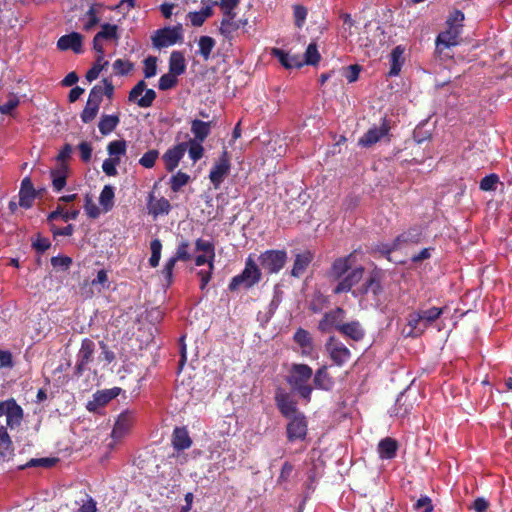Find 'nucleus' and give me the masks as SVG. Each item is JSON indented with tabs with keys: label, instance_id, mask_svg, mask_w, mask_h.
Listing matches in <instances>:
<instances>
[{
	"label": "nucleus",
	"instance_id": "3",
	"mask_svg": "<svg viewBox=\"0 0 512 512\" xmlns=\"http://www.w3.org/2000/svg\"><path fill=\"white\" fill-rule=\"evenodd\" d=\"M6 417V427H0V458L6 459L12 455V441L7 432L20 426L23 420V409L14 398L0 401V417Z\"/></svg>",
	"mask_w": 512,
	"mask_h": 512
},
{
	"label": "nucleus",
	"instance_id": "30",
	"mask_svg": "<svg viewBox=\"0 0 512 512\" xmlns=\"http://www.w3.org/2000/svg\"><path fill=\"white\" fill-rule=\"evenodd\" d=\"M172 445L177 451L188 449L192 445V440L185 427H176L172 434Z\"/></svg>",
	"mask_w": 512,
	"mask_h": 512
},
{
	"label": "nucleus",
	"instance_id": "23",
	"mask_svg": "<svg viewBox=\"0 0 512 512\" xmlns=\"http://www.w3.org/2000/svg\"><path fill=\"white\" fill-rule=\"evenodd\" d=\"M186 151V144L180 143L173 148L168 149L163 155V159L166 165V169L172 172L183 158Z\"/></svg>",
	"mask_w": 512,
	"mask_h": 512
},
{
	"label": "nucleus",
	"instance_id": "41",
	"mask_svg": "<svg viewBox=\"0 0 512 512\" xmlns=\"http://www.w3.org/2000/svg\"><path fill=\"white\" fill-rule=\"evenodd\" d=\"M101 40H115L119 39L118 26L115 24L104 23L101 25V30L96 34Z\"/></svg>",
	"mask_w": 512,
	"mask_h": 512
},
{
	"label": "nucleus",
	"instance_id": "48",
	"mask_svg": "<svg viewBox=\"0 0 512 512\" xmlns=\"http://www.w3.org/2000/svg\"><path fill=\"white\" fill-rule=\"evenodd\" d=\"M190 177L188 174L178 171L173 174L170 178V187L173 192H178L183 186H185Z\"/></svg>",
	"mask_w": 512,
	"mask_h": 512
},
{
	"label": "nucleus",
	"instance_id": "43",
	"mask_svg": "<svg viewBox=\"0 0 512 512\" xmlns=\"http://www.w3.org/2000/svg\"><path fill=\"white\" fill-rule=\"evenodd\" d=\"M198 46V53L203 57L204 60H208L215 46V40L210 36H201L198 40Z\"/></svg>",
	"mask_w": 512,
	"mask_h": 512
},
{
	"label": "nucleus",
	"instance_id": "19",
	"mask_svg": "<svg viewBox=\"0 0 512 512\" xmlns=\"http://www.w3.org/2000/svg\"><path fill=\"white\" fill-rule=\"evenodd\" d=\"M133 413L126 410L120 413L111 432L114 440L122 439L130 430L133 423Z\"/></svg>",
	"mask_w": 512,
	"mask_h": 512
},
{
	"label": "nucleus",
	"instance_id": "7",
	"mask_svg": "<svg viewBox=\"0 0 512 512\" xmlns=\"http://www.w3.org/2000/svg\"><path fill=\"white\" fill-rule=\"evenodd\" d=\"M325 350L332 363L338 367L346 365L352 356L349 348L334 336H330L326 341Z\"/></svg>",
	"mask_w": 512,
	"mask_h": 512
},
{
	"label": "nucleus",
	"instance_id": "31",
	"mask_svg": "<svg viewBox=\"0 0 512 512\" xmlns=\"http://www.w3.org/2000/svg\"><path fill=\"white\" fill-rule=\"evenodd\" d=\"M293 340L301 347L303 356H309L312 353L313 340L307 330L298 328L293 335Z\"/></svg>",
	"mask_w": 512,
	"mask_h": 512
},
{
	"label": "nucleus",
	"instance_id": "58",
	"mask_svg": "<svg viewBox=\"0 0 512 512\" xmlns=\"http://www.w3.org/2000/svg\"><path fill=\"white\" fill-rule=\"evenodd\" d=\"M144 77L146 79L152 78L157 73V58L154 56H148L144 60Z\"/></svg>",
	"mask_w": 512,
	"mask_h": 512
},
{
	"label": "nucleus",
	"instance_id": "44",
	"mask_svg": "<svg viewBox=\"0 0 512 512\" xmlns=\"http://www.w3.org/2000/svg\"><path fill=\"white\" fill-rule=\"evenodd\" d=\"M240 28V23L235 18H223L220 23L219 31L225 38L230 39L232 34Z\"/></svg>",
	"mask_w": 512,
	"mask_h": 512
},
{
	"label": "nucleus",
	"instance_id": "57",
	"mask_svg": "<svg viewBox=\"0 0 512 512\" xmlns=\"http://www.w3.org/2000/svg\"><path fill=\"white\" fill-rule=\"evenodd\" d=\"M499 182L498 175L491 173L483 177L480 181L479 188L482 191H493L496 189L497 183Z\"/></svg>",
	"mask_w": 512,
	"mask_h": 512
},
{
	"label": "nucleus",
	"instance_id": "49",
	"mask_svg": "<svg viewBox=\"0 0 512 512\" xmlns=\"http://www.w3.org/2000/svg\"><path fill=\"white\" fill-rule=\"evenodd\" d=\"M112 66L118 76H127L134 69V64L131 61L123 59H116Z\"/></svg>",
	"mask_w": 512,
	"mask_h": 512
},
{
	"label": "nucleus",
	"instance_id": "26",
	"mask_svg": "<svg viewBox=\"0 0 512 512\" xmlns=\"http://www.w3.org/2000/svg\"><path fill=\"white\" fill-rule=\"evenodd\" d=\"M421 238L422 229L418 226L410 227L395 238L396 246H399V248L402 249L407 245L419 243Z\"/></svg>",
	"mask_w": 512,
	"mask_h": 512
},
{
	"label": "nucleus",
	"instance_id": "24",
	"mask_svg": "<svg viewBox=\"0 0 512 512\" xmlns=\"http://www.w3.org/2000/svg\"><path fill=\"white\" fill-rule=\"evenodd\" d=\"M271 54L277 58L286 69L300 68L303 66V61L300 56L289 54L283 49L273 48Z\"/></svg>",
	"mask_w": 512,
	"mask_h": 512
},
{
	"label": "nucleus",
	"instance_id": "54",
	"mask_svg": "<svg viewBox=\"0 0 512 512\" xmlns=\"http://www.w3.org/2000/svg\"><path fill=\"white\" fill-rule=\"evenodd\" d=\"M177 82V76L168 72L160 77L158 81V88L161 91H166L176 86Z\"/></svg>",
	"mask_w": 512,
	"mask_h": 512
},
{
	"label": "nucleus",
	"instance_id": "36",
	"mask_svg": "<svg viewBox=\"0 0 512 512\" xmlns=\"http://www.w3.org/2000/svg\"><path fill=\"white\" fill-rule=\"evenodd\" d=\"M170 210L171 205L166 198L161 197L159 199H153V195H150L149 212L151 214H153L154 216L167 215L169 214Z\"/></svg>",
	"mask_w": 512,
	"mask_h": 512
},
{
	"label": "nucleus",
	"instance_id": "59",
	"mask_svg": "<svg viewBox=\"0 0 512 512\" xmlns=\"http://www.w3.org/2000/svg\"><path fill=\"white\" fill-rule=\"evenodd\" d=\"M189 242L187 240H181L177 246L174 256L179 261H189L191 254L189 253Z\"/></svg>",
	"mask_w": 512,
	"mask_h": 512
},
{
	"label": "nucleus",
	"instance_id": "42",
	"mask_svg": "<svg viewBox=\"0 0 512 512\" xmlns=\"http://www.w3.org/2000/svg\"><path fill=\"white\" fill-rule=\"evenodd\" d=\"M240 0H220L212 2V5H217L221 8L224 17L223 18H235L236 13L234 9L239 5Z\"/></svg>",
	"mask_w": 512,
	"mask_h": 512
},
{
	"label": "nucleus",
	"instance_id": "14",
	"mask_svg": "<svg viewBox=\"0 0 512 512\" xmlns=\"http://www.w3.org/2000/svg\"><path fill=\"white\" fill-rule=\"evenodd\" d=\"M307 430V420L303 413H298L292 418H289L286 432L287 438L290 442L304 440L307 435Z\"/></svg>",
	"mask_w": 512,
	"mask_h": 512
},
{
	"label": "nucleus",
	"instance_id": "45",
	"mask_svg": "<svg viewBox=\"0 0 512 512\" xmlns=\"http://www.w3.org/2000/svg\"><path fill=\"white\" fill-rule=\"evenodd\" d=\"M151 256L149 258V265L155 268L159 265L161 259L162 243L158 238H155L150 243Z\"/></svg>",
	"mask_w": 512,
	"mask_h": 512
},
{
	"label": "nucleus",
	"instance_id": "37",
	"mask_svg": "<svg viewBox=\"0 0 512 512\" xmlns=\"http://www.w3.org/2000/svg\"><path fill=\"white\" fill-rule=\"evenodd\" d=\"M419 314L421 315V320L427 329L430 325H432L436 320L440 318L443 314V308L439 307H430L428 309H419Z\"/></svg>",
	"mask_w": 512,
	"mask_h": 512
},
{
	"label": "nucleus",
	"instance_id": "39",
	"mask_svg": "<svg viewBox=\"0 0 512 512\" xmlns=\"http://www.w3.org/2000/svg\"><path fill=\"white\" fill-rule=\"evenodd\" d=\"M114 196V187L111 185H105L100 193L99 203L106 212L112 209Z\"/></svg>",
	"mask_w": 512,
	"mask_h": 512
},
{
	"label": "nucleus",
	"instance_id": "10",
	"mask_svg": "<svg viewBox=\"0 0 512 512\" xmlns=\"http://www.w3.org/2000/svg\"><path fill=\"white\" fill-rule=\"evenodd\" d=\"M182 26L178 24L173 27L158 29L152 36V44L155 48L161 49L172 46L182 40Z\"/></svg>",
	"mask_w": 512,
	"mask_h": 512
},
{
	"label": "nucleus",
	"instance_id": "33",
	"mask_svg": "<svg viewBox=\"0 0 512 512\" xmlns=\"http://www.w3.org/2000/svg\"><path fill=\"white\" fill-rule=\"evenodd\" d=\"M212 122L194 119L191 121V133L198 142H204L211 132Z\"/></svg>",
	"mask_w": 512,
	"mask_h": 512
},
{
	"label": "nucleus",
	"instance_id": "4",
	"mask_svg": "<svg viewBox=\"0 0 512 512\" xmlns=\"http://www.w3.org/2000/svg\"><path fill=\"white\" fill-rule=\"evenodd\" d=\"M312 375L313 370L309 365L304 363H293L291 364L289 374L286 378L291 389L306 403L311 401L313 392V387L309 384Z\"/></svg>",
	"mask_w": 512,
	"mask_h": 512
},
{
	"label": "nucleus",
	"instance_id": "52",
	"mask_svg": "<svg viewBox=\"0 0 512 512\" xmlns=\"http://www.w3.org/2000/svg\"><path fill=\"white\" fill-rule=\"evenodd\" d=\"M78 215H79V210L63 212V210L60 207H58L56 210L49 213L47 220L53 221V220H56L57 218L61 217L64 221H69V220L77 219Z\"/></svg>",
	"mask_w": 512,
	"mask_h": 512
},
{
	"label": "nucleus",
	"instance_id": "6",
	"mask_svg": "<svg viewBox=\"0 0 512 512\" xmlns=\"http://www.w3.org/2000/svg\"><path fill=\"white\" fill-rule=\"evenodd\" d=\"M287 259L285 250L269 249L259 255V268L268 274H277L283 269Z\"/></svg>",
	"mask_w": 512,
	"mask_h": 512
},
{
	"label": "nucleus",
	"instance_id": "56",
	"mask_svg": "<svg viewBox=\"0 0 512 512\" xmlns=\"http://www.w3.org/2000/svg\"><path fill=\"white\" fill-rule=\"evenodd\" d=\"M109 64L107 60H103L101 62H98V58L96 59V62L93 64V66L87 71L86 73V80L88 82H92L96 80L101 73V71Z\"/></svg>",
	"mask_w": 512,
	"mask_h": 512
},
{
	"label": "nucleus",
	"instance_id": "16",
	"mask_svg": "<svg viewBox=\"0 0 512 512\" xmlns=\"http://www.w3.org/2000/svg\"><path fill=\"white\" fill-rule=\"evenodd\" d=\"M122 389L113 387L110 389L99 390L93 394V399L88 401L86 408L90 412H96L100 407L105 406L111 400L115 399Z\"/></svg>",
	"mask_w": 512,
	"mask_h": 512
},
{
	"label": "nucleus",
	"instance_id": "17",
	"mask_svg": "<svg viewBox=\"0 0 512 512\" xmlns=\"http://www.w3.org/2000/svg\"><path fill=\"white\" fill-rule=\"evenodd\" d=\"M275 403L280 413L285 418H292L300 413L296 401L287 392L278 391L275 395Z\"/></svg>",
	"mask_w": 512,
	"mask_h": 512
},
{
	"label": "nucleus",
	"instance_id": "55",
	"mask_svg": "<svg viewBox=\"0 0 512 512\" xmlns=\"http://www.w3.org/2000/svg\"><path fill=\"white\" fill-rule=\"evenodd\" d=\"M158 157L159 151L156 149H151L143 154V156L139 159V164L144 168H153Z\"/></svg>",
	"mask_w": 512,
	"mask_h": 512
},
{
	"label": "nucleus",
	"instance_id": "13",
	"mask_svg": "<svg viewBox=\"0 0 512 512\" xmlns=\"http://www.w3.org/2000/svg\"><path fill=\"white\" fill-rule=\"evenodd\" d=\"M230 168L231 165L228 157V152L224 150L219 159L212 166L209 173V179L215 189H218L220 185L223 183L225 177L230 172Z\"/></svg>",
	"mask_w": 512,
	"mask_h": 512
},
{
	"label": "nucleus",
	"instance_id": "20",
	"mask_svg": "<svg viewBox=\"0 0 512 512\" xmlns=\"http://www.w3.org/2000/svg\"><path fill=\"white\" fill-rule=\"evenodd\" d=\"M313 377V389L322 390V391H331L334 388L335 381L333 377L328 372V367L323 365L319 367L315 373L312 375Z\"/></svg>",
	"mask_w": 512,
	"mask_h": 512
},
{
	"label": "nucleus",
	"instance_id": "47",
	"mask_svg": "<svg viewBox=\"0 0 512 512\" xmlns=\"http://www.w3.org/2000/svg\"><path fill=\"white\" fill-rule=\"evenodd\" d=\"M100 106L87 100V103L80 114L83 123H90L97 116Z\"/></svg>",
	"mask_w": 512,
	"mask_h": 512
},
{
	"label": "nucleus",
	"instance_id": "12",
	"mask_svg": "<svg viewBox=\"0 0 512 512\" xmlns=\"http://www.w3.org/2000/svg\"><path fill=\"white\" fill-rule=\"evenodd\" d=\"M415 401V396L411 395V390L407 387L396 398L394 406L389 410L390 415L398 418L408 416L414 407Z\"/></svg>",
	"mask_w": 512,
	"mask_h": 512
},
{
	"label": "nucleus",
	"instance_id": "18",
	"mask_svg": "<svg viewBox=\"0 0 512 512\" xmlns=\"http://www.w3.org/2000/svg\"><path fill=\"white\" fill-rule=\"evenodd\" d=\"M83 37L78 32H71L61 36L57 41V48L60 51L72 50L76 54H81Z\"/></svg>",
	"mask_w": 512,
	"mask_h": 512
},
{
	"label": "nucleus",
	"instance_id": "1",
	"mask_svg": "<svg viewBox=\"0 0 512 512\" xmlns=\"http://www.w3.org/2000/svg\"><path fill=\"white\" fill-rule=\"evenodd\" d=\"M350 292L354 298L359 299L362 308L372 307L382 313L390 312L389 306L385 303L384 288L378 272L371 273L361 286L351 289Z\"/></svg>",
	"mask_w": 512,
	"mask_h": 512
},
{
	"label": "nucleus",
	"instance_id": "34",
	"mask_svg": "<svg viewBox=\"0 0 512 512\" xmlns=\"http://www.w3.org/2000/svg\"><path fill=\"white\" fill-rule=\"evenodd\" d=\"M120 122V118L116 114H103L98 123L99 131L106 136L112 133Z\"/></svg>",
	"mask_w": 512,
	"mask_h": 512
},
{
	"label": "nucleus",
	"instance_id": "15",
	"mask_svg": "<svg viewBox=\"0 0 512 512\" xmlns=\"http://www.w3.org/2000/svg\"><path fill=\"white\" fill-rule=\"evenodd\" d=\"M345 316L344 309L337 307L326 312L318 323V329L322 333H328L332 329L339 331V327L343 324Z\"/></svg>",
	"mask_w": 512,
	"mask_h": 512
},
{
	"label": "nucleus",
	"instance_id": "9",
	"mask_svg": "<svg viewBox=\"0 0 512 512\" xmlns=\"http://www.w3.org/2000/svg\"><path fill=\"white\" fill-rule=\"evenodd\" d=\"M157 97L153 89H148L144 80H140L129 91L128 101L137 104L140 108H149Z\"/></svg>",
	"mask_w": 512,
	"mask_h": 512
},
{
	"label": "nucleus",
	"instance_id": "63",
	"mask_svg": "<svg viewBox=\"0 0 512 512\" xmlns=\"http://www.w3.org/2000/svg\"><path fill=\"white\" fill-rule=\"evenodd\" d=\"M120 163V158H107L102 163V170L108 176L117 174L116 166Z\"/></svg>",
	"mask_w": 512,
	"mask_h": 512
},
{
	"label": "nucleus",
	"instance_id": "22",
	"mask_svg": "<svg viewBox=\"0 0 512 512\" xmlns=\"http://www.w3.org/2000/svg\"><path fill=\"white\" fill-rule=\"evenodd\" d=\"M462 29L448 27L445 31L438 34L436 38V47L439 50L447 49L458 45V38Z\"/></svg>",
	"mask_w": 512,
	"mask_h": 512
},
{
	"label": "nucleus",
	"instance_id": "53",
	"mask_svg": "<svg viewBox=\"0 0 512 512\" xmlns=\"http://www.w3.org/2000/svg\"><path fill=\"white\" fill-rule=\"evenodd\" d=\"M57 462V459L51 457H43V458H32L25 465L21 466V468H32V467H44L49 468L52 467Z\"/></svg>",
	"mask_w": 512,
	"mask_h": 512
},
{
	"label": "nucleus",
	"instance_id": "29",
	"mask_svg": "<svg viewBox=\"0 0 512 512\" xmlns=\"http://www.w3.org/2000/svg\"><path fill=\"white\" fill-rule=\"evenodd\" d=\"M404 52L405 48L402 45H397L392 49L390 53V70L388 72L389 77H396L399 75L405 61Z\"/></svg>",
	"mask_w": 512,
	"mask_h": 512
},
{
	"label": "nucleus",
	"instance_id": "61",
	"mask_svg": "<svg viewBox=\"0 0 512 512\" xmlns=\"http://www.w3.org/2000/svg\"><path fill=\"white\" fill-rule=\"evenodd\" d=\"M87 20L84 23V29L86 31L91 30L96 24L99 22V17L97 15L96 5L90 6L89 10L86 12Z\"/></svg>",
	"mask_w": 512,
	"mask_h": 512
},
{
	"label": "nucleus",
	"instance_id": "2",
	"mask_svg": "<svg viewBox=\"0 0 512 512\" xmlns=\"http://www.w3.org/2000/svg\"><path fill=\"white\" fill-rule=\"evenodd\" d=\"M352 254L335 259L327 276L331 280H338V284L333 288V293L338 295L350 292L363 277V267L351 268Z\"/></svg>",
	"mask_w": 512,
	"mask_h": 512
},
{
	"label": "nucleus",
	"instance_id": "60",
	"mask_svg": "<svg viewBox=\"0 0 512 512\" xmlns=\"http://www.w3.org/2000/svg\"><path fill=\"white\" fill-rule=\"evenodd\" d=\"M464 19L465 16L461 10H454L448 17L446 24L450 28L462 29V22L464 21Z\"/></svg>",
	"mask_w": 512,
	"mask_h": 512
},
{
	"label": "nucleus",
	"instance_id": "11",
	"mask_svg": "<svg viewBox=\"0 0 512 512\" xmlns=\"http://www.w3.org/2000/svg\"><path fill=\"white\" fill-rule=\"evenodd\" d=\"M94 352L95 343L89 338L83 339L76 356L75 374L77 376L83 375V373L88 369L89 363L93 360Z\"/></svg>",
	"mask_w": 512,
	"mask_h": 512
},
{
	"label": "nucleus",
	"instance_id": "21",
	"mask_svg": "<svg viewBox=\"0 0 512 512\" xmlns=\"http://www.w3.org/2000/svg\"><path fill=\"white\" fill-rule=\"evenodd\" d=\"M35 198L36 191L30 177L27 176L21 182L19 190V206L24 209H29L32 207Z\"/></svg>",
	"mask_w": 512,
	"mask_h": 512
},
{
	"label": "nucleus",
	"instance_id": "50",
	"mask_svg": "<svg viewBox=\"0 0 512 512\" xmlns=\"http://www.w3.org/2000/svg\"><path fill=\"white\" fill-rule=\"evenodd\" d=\"M108 154L112 158H119L126 153V141L125 140H114L111 141L107 146Z\"/></svg>",
	"mask_w": 512,
	"mask_h": 512
},
{
	"label": "nucleus",
	"instance_id": "27",
	"mask_svg": "<svg viewBox=\"0 0 512 512\" xmlns=\"http://www.w3.org/2000/svg\"><path fill=\"white\" fill-rule=\"evenodd\" d=\"M339 332L353 341H361L365 336V330L359 321L353 320L348 323H343L339 327Z\"/></svg>",
	"mask_w": 512,
	"mask_h": 512
},
{
	"label": "nucleus",
	"instance_id": "62",
	"mask_svg": "<svg viewBox=\"0 0 512 512\" xmlns=\"http://www.w3.org/2000/svg\"><path fill=\"white\" fill-rule=\"evenodd\" d=\"M72 264V259L69 256L57 255L51 258V265L54 268H61L62 270H68Z\"/></svg>",
	"mask_w": 512,
	"mask_h": 512
},
{
	"label": "nucleus",
	"instance_id": "5",
	"mask_svg": "<svg viewBox=\"0 0 512 512\" xmlns=\"http://www.w3.org/2000/svg\"><path fill=\"white\" fill-rule=\"evenodd\" d=\"M261 278V269L253 259L252 255H249L245 260V267L242 272L231 279L228 285V290L234 292L241 287L248 290L258 284Z\"/></svg>",
	"mask_w": 512,
	"mask_h": 512
},
{
	"label": "nucleus",
	"instance_id": "28",
	"mask_svg": "<svg viewBox=\"0 0 512 512\" xmlns=\"http://www.w3.org/2000/svg\"><path fill=\"white\" fill-rule=\"evenodd\" d=\"M406 321L407 326L409 327V331L406 333V337L417 338L423 335V333L426 331L418 310L409 313Z\"/></svg>",
	"mask_w": 512,
	"mask_h": 512
},
{
	"label": "nucleus",
	"instance_id": "25",
	"mask_svg": "<svg viewBox=\"0 0 512 512\" xmlns=\"http://www.w3.org/2000/svg\"><path fill=\"white\" fill-rule=\"evenodd\" d=\"M313 260V254L310 251H304L302 253H298L295 256L293 267L291 269V276L294 278H300L310 263Z\"/></svg>",
	"mask_w": 512,
	"mask_h": 512
},
{
	"label": "nucleus",
	"instance_id": "46",
	"mask_svg": "<svg viewBox=\"0 0 512 512\" xmlns=\"http://www.w3.org/2000/svg\"><path fill=\"white\" fill-rule=\"evenodd\" d=\"M427 123L428 120L421 121L413 131V139L417 144H421L431 138V131L425 129Z\"/></svg>",
	"mask_w": 512,
	"mask_h": 512
},
{
	"label": "nucleus",
	"instance_id": "8",
	"mask_svg": "<svg viewBox=\"0 0 512 512\" xmlns=\"http://www.w3.org/2000/svg\"><path fill=\"white\" fill-rule=\"evenodd\" d=\"M390 123L386 117L381 119L380 125H373L370 127L358 140V145L364 148H369L378 143L384 138L390 136ZM390 139H388L389 141Z\"/></svg>",
	"mask_w": 512,
	"mask_h": 512
},
{
	"label": "nucleus",
	"instance_id": "64",
	"mask_svg": "<svg viewBox=\"0 0 512 512\" xmlns=\"http://www.w3.org/2000/svg\"><path fill=\"white\" fill-rule=\"evenodd\" d=\"M414 507L419 512H432L433 511L432 501L428 496L420 497L416 501Z\"/></svg>",
	"mask_w": 512,
	"mask_h": 512
},
{
	"label": "nucleus",
	"instance_id": "51",
	"mask_svg": "<svg viewBox=\"0 0 512 512\" xmlns=\"http://www.w3.org/2000/svg\"><path fill=\"white\" fill-rule=\"evenodd\" d=\"M320 60V54L315 43H310L304 53L303 65H315Z\"/></svg>",
	"mask_w": 512,
	"mask_h": 512
},
{
	"label": "nucleus",
	"instance_id": "32",
	"mask_svg": "<svg viewBox=\"0 0 512 512\" xmlns=\"http://www.w3.org/2000/svg\"><path fill=\"white\" fill-rule=\"evenodd\" d=\"M398 450V443L391 437H386L380 440L378 444V453L381 459L390 460L396 456Z\"/></svg>",
	"mask_w": 512,
	"mask_h": 512
},
{
	"label": "nucleus",
	"instance_id": "38",
	"mask_svg": "<svg viewBox=\"0 0 512 512\" xmlns=\"http://www.w3.org/2000/svg\"><path fill=\"white\" fill-rule=\"evenodd\" d=\"M52 185L56 192H60L66 185L67 166L63 165L59 169L51 171Z\"/></svg>",
	"mask_w": 512,
	"mask_h": 512
},
{
	"label": "nucleus",
	"instance_id": "40",
	"mask_svg": "<svg viewBox=\"0 0 512 512\" xmlns=\"http://www.w3.org/2000/svg\"><path fill=\"white\" fill-rule=\"evenodd\" d=\"M195 248L197 251H203L210 256L209 266L214 269L215 247L213 242L198 238L195 241Z\"/></svg>",
	"mask_w": 512,
	"mask_h": 512
},
{
	"label": "nucleus",
	"instance_id": "35",
	"mask_svg": "<svg viewBox=\"0 0 512 512\" xmlns=\"http://www.w3.org/2000/svg\"><path fill=\"white\" fill-rule=\"evenodd\" d=\"M186 63L182 52L173 51L169 58V72L176 76H180L185 73Z\"/></svg>",
	"mask_w": 512,
	"mask_h": 512
}]
</instances>
